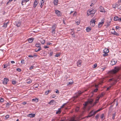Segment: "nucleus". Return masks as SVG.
I'll return each instance as SVG.
<instances>
[{
	"label": "nucleus",
	"mask_w": 121,
	"mask_h": 121,
	"mask_svg": "<svg viewBox=\"0 0 121 121\" xmlns=\"http://www.w3.org/2000/svg\"><path fill=\"white\" fill-rule=\"evenodd\" d=\"M95 11L93 9L89 10L88 11L87 15V16H90L91 17H92L95 14Z\"/></svg>",
	"instance_id": "obj_1"
},
{
	"label": "nucleus",
	"mask_w": 121,
	"mask_h": 121,
	"mask_svg": "<svg viewBox=\"0 0 121 121\" xmlns=\"http://www.w3.org/2000/svg\"><path fill=\"white\" fill-rule=\"evenodd\" d=\"M93 101V100L92 99H91L87 101L86 102L83 104V105L84 107H85L87 105L89 104H92Z\"/></svg>",
	"instance_id": "obj_2"
},
{
	"label": "nucleus",
	"mask_w": 121,
	"mask_h": 121,
	"mask_svg": "<svg viewBox=\"0 0 121 121\" xmlns=\"http://www.w3.org/2000/svg\"><path fill=\"white\" fill-rule=\"evenodd\" d=\"M120 69V68L119 67H115L112 71V73H115L117 72Z\"/></svg>",
	"instance_id": "obj_3"
},
{
	"label": "nucleus",
	"mask_w": 121,
	"mask_h": 121,
	"mask_svg": "<svg viewBox=\"0 0 121 121\" xmlns=\"http://www.w3.org/2000/svg\"><path fill=\"white\" fill-rule=\"evenodd\" d=\"M83 92H82L81 91H78L76 94V95L74 96V99H76L78 98V97L80 96V95Z\"/></svg>",
	"instance_id": "obj_4"
},
{
	"label": "nucleus",
	"mask_w": 121,
	"mask_h": 121,
	"mask_svg": "<svg viewBox=\"0 0 121 121\" xmlns=\"http://www.w3.org/2000/svg\"><path fill=\"white\" fill-rule=\"evenodd\" d=\"M56 24H54L52 27V33H54L56 31Z\"/></svg>",
	"instance_id": "obj_5"
},
{
	"label": "nucleus",
	"mask_w": 121,
	"mask_h": 121,
	"mask_svg": "<svg viewBox=\"0 0 121 121\" xmlns=\"http://www.w3.org/2000/svg\"><path fill=\"white\" fill-rule=\"evenodd\" d=\"M104 19H102L101 21L100 22H99L98 24V27L99 28H100L103 25V24L104 23Z\"/></svg>",
	"instance_id": "obj_6"
},
{
	"label": "nucleus",
	"mask_w": 121,
	"mask_h": 121,
	"mask_svg": "<svg viewBox=\"0 0 121 121\" xmlns=\"http://www.w3.org/2000/svg\"><path fill=\"white\" fill-rule=\"evenodd\" d=\"M55 13L57 16L58 17L61 16V13L58 10H55Z\"/></svg>",
	"instance_id": "obj_7"
},
{
	"label": "nucleus",
	"mask_w": 121,
	"mask_h": 121,
	"mask_svg": "<svg viewBox=\"0 0 121 121\" xmlns=\"http://www.w3.org/2000/svg\"><path fill=\"white\" fill-rule=\"evenodd\" d=\"M117 62V60L115 59H113L111 61L110 64L112 65H115Z\"/></svg>",
	"instance_id": "obj_8"
},
{
	"label": "nucleus",
	"mask_w": 121,
	"mask_h": 121,
	"mask_svg": "<svg viewBox=\"0 0 121 121\" xmlns=\"http://www.w3.org/2000/svg\"><path fill=\"white\" fill-rule=\"evenodd\" d=\"M9 81V79L8 78H4L3 81V83L4 85H6L7 84V82Z\"/></svg>",
	"instance_id": "obj_9"
},
{
	"label": "nucleus",
	"mask_w": 121,
	"mask_h": 121,
	"mask_svg": "<svg viewBox=\"0 0 121 121\" xmlns=\"http://www.w3.org/2000/svg\"><path fill=\"white\" fill-rule=\"evenodd\" d=\"M93 110L91 111L89 113L88 115L87 116H86V117L87 118H88V117H90L93 116L94 115V114L93 113Z\"/></svg>",
	"instance_id": "obj_10"
},
{
	"label": "nucleus",
	"mask_w": 121,
	"mask_h": 121,
	"mask_svg": "<svg viewBox=\"0 0 121 121\" xmlns=\"http://www.w3.org/2000/svg\"><path fill=\"white\" fill-rule=\"evenodd\" d=\"M38 4L37 0H35L34 1L33 4V7L34 8H35L36 6Z\"/></svg>",
	"instance_id": "obj_11"
},
{
	"label": "nucleus",
	"mask_w": 121,
	"mask_h": 121,
	"mask_svg": "<svg viewBox=\"0 0 121 121\" xmlns=\"http://www.w3.org/2000/svg\"><path fill=\"white\" fill-rule=\"evenodd\" d=\"M118 81L116 79H114L113 78H112L110 79H109V82H110L111 81H112L114 83H115V82H116V81Z\"/></svg>",
	"instance_id": "obj_12"
},
{
	"label": "nucleus",
	"mask_w": 121,
	"mask_h": 121,
	"mask_svg": "<svg viewBox=\"0 0 121 121\" xmlns=\"http://www.w3.org/2000/svg\"><path fill=\"white\" fill-rule=\"evenodd\" d=\"M97 99L95 101L93 104V105H92V106H94L98 102L99 100V97H97Z\"/></svg>",
	"instance_id": "obj_13"
},
{
	"label": "nucleus",
	"mask_w": 121,
	"mask_h": 121,
	"mask_svg": "<svg viewBox=\"0 0 121 121\" xmlns=\"http://www.w3.org/2000/svg\"><path fill=\"white\" fill-rule=\"evenodd\" d=\"M15 24L18 27L20 26L21 22H20L17 21L15 22Z\"/></svg>",
	"instance_id": "obj_14"
},
{
	"label": "nucleus",
	"mask_w": 121,
	"mask_h": 121,
	"mask_svg": "<svg viewBox=\"0 0 121 121\" xmlns=\"http://www.w3.org/2000/svg\"><path fill=\"white\" fill-rule=\"evenodd\" d=\"M9 22L8 21L7 22H5L4 23V25L2 26V27H4L5 28H6L7 26V25L9 24Z\"/></svg>",
	"instance_id": "obj_15"
},
{
	"label": "nucleus",
	"mask_w": 121,
	"mask_h": 121,
	"mask_svg": "<svg viewBox=\"0 0 121 121\" xmlns=\"http://www.w3.org/2000/svg\"><path fill=\"white\" fill-rule=\"evenodd\" d=\"M82 63V61L81 60H79L78 61L77 63V65L78 66L80 67L81 66V64Z\"/></svg>",
	"instance_id": "obj_16"
},
{
	"label": "nucleus",
	"mask_w": 121,
	"mask_h": 121,
	"mask_svg": "<svg viewBox=\"0 0 121 121\" xmlns=\"http://www.w3.org/2000/svg\"><path fill=\"white\" fill-rule=\"evenodd\" d=\"M96 21H95V20L94 19H92L91 21L90 22V23L91 25V24H93L94 23V25H92V26H94L95 24V22Z\"/></svg>",
	"instance_id": "obj_17"
},
{
	"label": "nucleus",
	"mask_w": 121,
	"mask_h": 121,
	"mask_svg": "<svg viewBox=\"0 0 121 121\" xmlns=\"http://www.w3.org/2000/svg\"><path fill=\"white\" fill-rule=\"evenodd\" d=\"M100 12H101L103 13H104L105 10L103 7L102 6H101L100 7Z\"/></svg>",
	"instance_id": "obj_18"
},
{
	"label": "nucleus",
	"mask_w": 121,
	"mask_h": 121,
	"mask_svg": "<svg viewBox=\"0 0 121 121\" xmlns=\"http://www.w3.org/2000/svg\"><path fill=\"white\" fill-rule=\"evenodd\" d=\"M28 116L31 117H35V114L32 113L28 115Z\"/></svg>",
	"instance_id": "obj_19"
},
{
	"label": "nucleus",
	"mask_w": 121,
	"mask_h": 121,
	"mask_svg": "<svg viewBox=\"0 0 121 121\" xmlns=\"http://www.w3.org/2000/svg\"><path fill=\"white\" fill-rule=\"evenodd\" d=\"M111 33L113 35H116V36L119 35V34L116 32L115 30H114V31L113 32H112Z\"/></svg>",
	"instance_id": "obj_20"
},
{
	"label": "nucleus",
	"mask_w": 121,
	"mask_h": 121,
	"mask_svg": "<svg viewBox=\"0 0 121 121\" xmlns=\"http://www.w3.org/2000/svg\"><path fill=\"white\" fill-rule=\"evenodd\" d=\"M11 104V103H7V104H6V107L7 108H8Z\"/></svg>",
	"instance_id": "obj_21"
},
{
	"label": "nucleus",
	"mask_w": 121,
	"mask_h": 121,
	"mask_svg": "<svg viewBox=\"0 0 121 121\" xmlns=\"http://www.w3.org/2000/svg\"><path fill=\"white\" fill-rule=\"evenodd\" d=\"M58 0H54L53 3L55 5H57V3Z\"/></svg>",
	"instance_id": "obj_22"
},
{
	"label": "nucleus",
	"mask_w": 121,
	"mask_h": 121,
	"mask_svg": "<svg viewBox=\"0 0 121 121\" xmlns=\"http://www.w3.org/2000/svg\"><path fill=\"white\" fill-rule=\"evenodd\" d=\"M35 45L36 47L39 48H40V47H40V44L39 43H37Z\"/></svg>",
	"instance_id": "obj_23"
},
{
	"label": "nucleus",
	"mask_w": 121,
	"mask_h": 121,
	"mask_svg": "<svg viewBox=\"0 0 121 121\" xmlns=\"http://www.w3.org/2000/svg\"><path fill=\"white\" fill-rule=\"evenodd\" d=\"M32 101L34 102H38V100L37 99L35 98L32 99Z\"/></svg>",
	"instance_id": "obj_24"
},
{
	"label": "nucleus",
	"mask_w": 121,
	"mask_h": 121,
	"mask_svg": "<svg viewBox=\"0 0 121 121\" xmlns=\"http://www.w3.org/2000/svg\"><path fill=\"white\" fill-rule=\"evenodd\" d=\"M61 112L60 108L59 109L58 111H57L56 112V114H60Z\"/></svg>",
	"instance_id": "obj_25"
},
{
	"label": "nucleus",
	"mask_w": 121,
	"mask_h": 121,
	"mask_svg": "<svg viewBox=\"0 0 121 121\" xmlns=\"http://www.w3.org/2000/svg\"><path fill=\"white\" fill-rule=\"evenodd\" d=\"M32 82V80L30 79H28L27 80L26 83L28 84Z\"/></svg>",
	"instance_id": "obj_26"
},
{
	"label": "nucleus",
	"mask_w": 121,
	"mask_h": 121,
	"mask_svg": "<svg viewBox=\"0 0 121 121\" xmlns=\"http://www.w3.org/2000/svg\"><path fill=\"white\" fill-rule=\"evenodd\" d=\"M33 39L30 38L28 39V41L29 43H31L33 41Z\"/></svg>",
	"instance_id": "obj_27"
},
{
	"label": "nucleus",
	"mask_w": 121,
	"mask_h": 121,
	"mask_svg": "<svg viewBox=\"0 0 121 121\" xmlns=\"http://www.w3.org/2000/svg\"><path fill=\"white\" fill-rule=\"evenodd\" d=\"M119 17L117 16H115L114 17V20L115 21H118Z\"/></svg>",
	"instance_id": "obj_28"
},
{
	"label": "nucleus",
	"mask_w": 121,
	"mask_h": 121,
	"mask_svg": "<svg viewBox=\"0 0 121 121\" xmlns=\"http://www.w3.org/2000/svg\"><path fill=\"white\" fill-rule=\"evenodd\" d=\"M75 117H73L69 120V121H77L75 119Z\"/></svg>",
	"instance_id": "obj_29"
},
{
	"label": "nucleus",
	"mask_w": 121,
	"mask_h": 121,
	"mask_svg": "<svg viewBox=\"0 0 121 121\" xmlns=\"http://www.w3.org/2000/svg\"><path fill=\"white\" fill-rule=\"evenodd\" d=\"M54 100H51L49 102V104H54L55 102Z\"/></svg>",
	"instance_id": "obj_30"
},
{
	"label": "nucleus",
	"mask_w": 121,
	"mask_h": 121,
	"mask_svg": "<svg viewBox=\"0 0 121 121\" xmlns=\"http://www.w3.org/2000/svg\"><path fill=\"white\" fill-rule=\"evenodd\" d=\"M109 52V50L107 48H106L104 50V52L108 53Z\"/></svg>",
	"instance_id": "obj_31"
},
{
	"label": "nucleus",
	"mask_w": 121,
	"mask_h": 121,
	"mask_svg": "<svg viewBox=\"0 0 121 121\" xmlns=\"http://www.w3.org/2000/svg\"><path fill=\"white\" fill-rule=\"evenodd\" d=\"M21 4L22 5L26 4V3L25 1V0H22L21 2Z\"/></svg>",
	"instance_id": "obj_32"
},
{
	"label": "nucleus",
	"mask_w": 121,
	"mask_h": 121,
	"mask_svg": "<svg viewBox=\"0 0 121 121\" xmlns=\"http://www.w3.org/2000/svg\"><path fill=\"white\" fill-rule=\"evenodd\" d=\"M41 47H40V48H39L38 49L37 48H36L35 49V52H37L38 51H40L41 50Z\"/></svg>",
	"instance_id": "obj_33"
},
{
	"label": "nucleus",
	"mask_w": 121,
	"mask_h": 121,
	"mask_svg": "<svg viewBox=\"0 0 121 121\" xmlns=\"http://www.w3.org/2000/svg\"><path fill=\"white\" fill-rule=\"evenodd\" d=\"M86 30L87 32H89L91 30V29L90 27H87L86 28Z\"/></svg>",
	"instance_id": "obj_34"
},
{
	"label": "nucleus",
	"mask_w": 121,
	"mask_h": 121,
	"mask_svg": "<svg viewBox=\"0 0 121 121\" xmlns=\"http://www.w3.org/2000/svg\"><path fill=\"white\" fill-rule=\"evenodd\" d=\"M48 54H49L50 56H51L52 55L53 52L52 51H50L49 52Z\"/></svg>",
	"instance_id": "obj_35"
},
{
	"label": "nucleus",
	"mask_w": 121,
	"mask_h": 121,
	"mask_svg": "<svg viewBox=\"0 0 121 121\" xmlns=\"http://www.w3.org/2000/svg\"><path fill=\"white\" fill-rule=\"evenodd\" d=\"M79 109V108L78 107H77L75 108V111L76 112L78 111Z\"/></svg>",
	"instance_id": "obj_36"
},
{
	"label": "nucleus",
	"mask_w": 121,
	"mask_h": 121,
	"mask_svg": "<svg viewBox=\"0 0 121 121\" xmlns=\"http://www.w3.org/2000/svg\"><path fill=\"white\" fill-rule=\"evenodd\" d=\"M16 81L13 80L12 81V83L13 84L15 85L16 84Z\"/></svg>",
	"instance_id": "obj_37"
},
{
	"label": "nucleus",
	"mask_w": 121,
	"mask_h": 121,
	"mask_svg": "<svg viewBox=\"0 0 121 121\" xmlns=\"http://www.w3.org/2000/svg\"><path fill=\"white\" fill-rule=\"evenodd\" d=\"M104 54H103V55L104 56H106L108 55V54L107 53L105 52H104Z\"/></svg>",
	"instance_id": "obj_38"
},
{
	"label": "nucleus",
	"mask_w": 121,
	"mask_h": 121,
	"mask_svg": "<svg viewBox=\"0 0 121 121\" xmlns=\"http://www.w3.org/2000/svg\"><path fill=\"white\" fill-rule=\"evenodd\" d=\"M112 7L114 8H116L117 7L116 5L115 4H113L112 5Z\"/></svg>",
	"instance_id": "obj_39"
},
{
	"label": "nucleus",
	"mask_w": 121,
	"mask_h": 121,
	"mask_svg": "<svg viewBox=\"0 0 121 121\" xmlns=\"http://www.w3.org/2000/svg\"><path fill=\"white\" fill-rule=\"evenodd\" d=\"M60 55V53H57L56 54V55L55 56L56 57H58Z\"/></svg>",
	"instance_id": "obj_40"
},
{
	"label": "nucleus",
	"mask_w": 121,
	"mask_h": 121,
	"mask_svg": "<svg viewBox=\"0 0 121 121\" xmlns=\"http://www.w3.org/2000/svg\"><path fill=\"white\" fill-rule=\"evenodd\" d=\"M34 86L35 88H37L38 87V85L37 84H35L34 85Z\"/></svg>",
	"instance_id": "obj_41"
},
{
	"label": "nucleus",
	"mask_w": 121,
	"mask_h": 121,
	"mask_svg": "<svg viewBox=\"0 0 121 121\" xmlns=\"http://www.w3.org/2000/svg\"><path fill=\"white\" fill-rule=\"evenodd\" d=\"M51 92L49 90H48L47 91H46L45 93V94L46 95H47L48 94V93L50 92Z\"/></svg>",
	"instance_id": "obj_42"
},
{
	"label": "nucleus",
	"mask_w": 121,
	"mask_h": 121,
	"mask_svg": "<svg viewBox=\"0 0 121 121\" xmlns=\"http://www.w3.org/2000/svg\"><path fill=\"white\" fill-rule=\"evenodd\" d=\"M99 111H98V110H97L96 111L94 112V111L93 110V113L94 114V115L97 112H98Z\"/></svg>",
	"instance_id": "obj_43"
},
{
	"label": "nucleus",
	"mask_w": 121,
	"mask_h": 121,
	"mask_svg": "<svg viewBox=\"0 0 121 121\" xmlns=\"http://www.w3.org/2000/svg\"><path fill=\"white\" fill-rule=\"evenodd\" d=\"M99 111H98V110H97L96 111L94 112V111L93 110V113L94 114V115L97 112H98Z\"/></svg>",
	"instance_id": "obj_44"
},
{
	"label": "nucleus",
	"mask_w": 121,
	"mask_h": 121,
	"mask_svg": "<svg viewBox=\"0 0 121 121\" xmlns=\"http://www.w3.org/2000/svg\"><path fill=\"white\" fill-rule=\"evenodd\" d=\"M4 99L2 98H1L0 99V102H4Z\"/></svg>",
	"instance_id": "obj_45"
},
{
	"label": "nucleus",
	"mask_w": 121,
	"mask_h": 121,
	"mask_svg": "<svg viewBox=\"0 0 121 121\" xmlns=\"http://www.w3.org/2000/svg\"><path fill=\"white\" fill-rule=\"evenodd\" d=\"M76 23L77 25H78L80 23V21L79 20L77 22L76 21Z\"/></svg>",
	"instance_id": "obj_46"
},
{
	"label": "nucleus",
	"mask_w": 121,
	"mask_h": 121,
	"mask_svg": "<svg viewBox=\"0 0 121 121\" xmlns=\"http://www.w3.org/2000/svg\"><path fill=\"white\" fill-rule=\"evenodd\" d=\"M118 9H121V4L119 5L118 6Z\"/></svg>",
	"instance_id": "obj_47"
},
{
	"label": "nucleus",
	"mask_w": 121,
	"mask_h": 121,
	"mask_svg": "<svg viewBox=\"0 0 121 121\" xmlns=\"http://www.w3.org/2000/svg\"><path fill=\"white\" fill-rule=\"evenodd\" d=\"M21 63L22 64H24L25 63L24 62V60H22L21 61Z\"/></svg>",
	"instance_id": "obj_48"
},
{
	"label": "nucleus",
	"mask_w": 121,
	"mask_h": 121,
	"mask_svg": "<svg viewBox=\"0 0 121 121\" xmlns=\"http://www.w3.org/2000/svg\"><path fill=\"white\" fill-rule=\"evenodd\" d=\"M66 104V103L64 104H63V105L60 108H64V106Z\"/></svg>",
	"instance_id": "obj_49"
},
{
	"label": "nucleus",
	"mask_w": 121,
	"mask_h": 121,
	"mask_svg": "<svg viewBox=\"0 0 121 121\" xmlns=\"http://www.w3.org/2000/svg\"><path fill=\"white\" fill-rule=\"evenodd\" d=\"M16 70L19 72H20L21 71V69L19 68H17V69Z\"/></svg>",
	"instance_id": "obj_50"
},
{
	"label": "nucleus",
	"mask_w": 121,
	"mask_h": 121,
	"mask_svg": "<svg viewBox=\"0 0 121 121\" xmlns=\"http://www.w3.org/2000/svg\"><path fill=\"white\" fill-rule=\"evenodd\" d=\"M97 64H94V65L93 66V68H95L97 66Z\"/></svg>",
	"instance_id": "obj_51"
},
{
	"label": "nucleus",
	"mask_w": 121,
	"mask_h": 121,
	"mask_svg": "<svg viewBox=\"0 0 121 121\" xmlns=\"http://www.w3.org/2000/svg\"><path fill=\"white\" fill-rule=\"evenodd\" d=\"M55 97L56 96L54 95H52L51 96V98H55Z\"/></svg>",
	"instance_id": "obj_52"
},
{
	"label": "nucleus",
	"mask_w": 121,
	"mask_h": 121,
	"mask_svg": "<svg viewBox=\"0 0 121 121\" xmlns=\"http://www.w3.org/2000/svg\"><path fill=\"white\" fill-rule=\"evenodd\" d=\"M9 117V115H7L5 116V117L6 119H7Z\"/></svg>",
	"instance_id": "obj_53"
},
{
	"label": "nucleus",
	"mask_w": 121,
	"mask_h": 121,
	"mask_svg": "<svg viewBox=\"0 0 121 121\" xmlns=\"http://www.w3.org/2000/svg\"><path fill=\"white\" fill-rule=\"evenodd\" d=\"M41 43L42 44H44L45 43V41L44 40H43L41 41Z\"/></svg>",
	"instance_id": "obj_54"
},
{
	"label": "nucleus",
	"mask_w": 121,
	"mask_h": 121,
	"mask_svg": "<svg viewBox=\"0 0 121 121\" xmlns=\"http://www.w3.org/2000/svg\"><path fill=\"white\" fill-rule=\"evenodd\" d=\"M34 67V66H31V67H30L29 69L30 70H31L33 69V68Z\"/></svg>",
	"instance_id": "obj_55"
},
{
	"label": "nucleus",
	"mask_w": 121,
	"mask_h": 121,
	"mask_svg": "<svg viewBox=\"0 0 121 121\" xmlns=\"http://www.w3.org/2000/svg\"><path fill=\"white\" fill-rule=\"evenodd\" d=\"M104 117V115L103 114H102L101 116V119H103Z\"/></svg>",
	"instance_id": "obj_56"
},
{
	"label": "nucleus",
	"mask_w": 121,
	"mask_h": 121,
	"mask_svg": "<svg viewBox=\"0 0 121 121\" xmlns=\"http://www.w3.org/2000/svg\"><path fill=\"white\" fill-rule=\"evenodd\" d=\"M103 109V108H100L98 110V111H99L101 110H102Z\"/></svg>",
	"instance_id": "obj_57"
},
{
	"label": "nucleus",
	"mask_w": 121,
	"mask_h": 121,
	"mask_svg": "<svg viewBox=\"0 0 121 121\" xmlns=\"http://www.w3.org/2000/svg\"><path fill=\"white\" fill-rule=\"evenodd\" d=\"M111 86H109V87H108L107 88V90H109V89H110L111 87Z\"/></svg>",
	"instance_id": "obj_58"
},
{
	"label": "nucleus",
	"mask_w": 121,
	"mask_h": 121,
	"mask_svg": "<svg viewBox=\"0 0 121 121\" xmlns=\"http://www.w3.org/2000/svg\"><path fill=\"white\" fill-rule=\"evenodd\" d=\"M98 90V89L97 88H96L94 90V91L95 92H97Z\"/></svg>",
	"instance_id": "obj_59"
},
{
	"label": "nucleus",
	"mask_w": 121,
	"mask_h": 121,
	"mask_svg": "<svg viewBox=\"0 0 121 121\" xmlns=\"http://www.w3.org/2000/svg\"><path fill=\"white\" fill-rule=\"evenodd\" d=\"M115 116V114H113V116L112 117V118L113 119H114V117Z\"/></svg>",
	"instance_id": "obj_60"
},
{
	"label": "nucleus",
	"mask_w": 121,
	"mask_h": 121,
	"mask_svg": "<svg viewBox=\"0 0 121 121\" xmlns=\"http://www.w3.org/2000/svg\"><path fill=\"white\" fill-rule=\"evenodd\" d=\"M26 103H27L26 102H24L22 103V104L23 105H25L26 104Z\"/></svg>",
	"instance_id": "obj_61"
},
{
	"label": "nucleus",
	"mask_w": 121,
	"mask_h": 121,
	"mask_svg": "<svg viewBox=\"0 0 121 121\" xmlns=\"http://www.w3.org/2000/svg\"><path fill=\"white\" fill-rule=\"evenodd\" d=\"M120 28L118 26H117L116 27V28L117 29H118Z\"/></svg>",
	"instance_id": "obj_62"
},
{
	"label": "nucleus",
	"mask_w": 121,
	"mask_h": 121,
	"mask_svg": "<svg viewBox=\"0 0 121 121\" xmlns=\"http://www.w3.org/2000/svg\"><path fill=\"white\" fill-rule=\"evenodd\" d=\"M28 57L32 58L33 57V56L32 55H29L28 56Z\"/></svg>",
	"instance_id": "obj_63"
},
{
	"label": "nucleus",
	"mask_w": 121,
	"mask_h": 121,
	"mask_svg": "<svg viewBox=\"0 0 121 121\" xmlns=\"http://www.w3.org/2000/svg\"><path fill=\"white\" fill-rule=\"evenodd\" d=\"M41 4L40 5V6L41 7V8H42V7H43V5H42V4L43 3H42V2H41Z\"/></svg>",
	"instance_id": "obj_64"
}]
</instances>
